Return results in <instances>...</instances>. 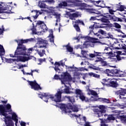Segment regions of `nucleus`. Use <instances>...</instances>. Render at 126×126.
I'll list each match as a JSON object with an SVG mask.
<instances>
[{
	"instance_id": "obj_16",
	"label": "nucleus",
	"mask_w": 126,
	"mask_h": 126,
	"mask_svg": "<svg viewBox=\"0 0 126 126\" xmlns=\"http://www.w3.org/2000/svg\"><path fill=\"white\" fill-rule=\"evenodd\" d=\"M61 79L65 82H66V81H71V80H72L71 76L68 72H65L63 73V75H61Z\"/></svg>"
},
{
	"instance_id": "obj_49",
	"label": "nucleus",
	"mask_w": 126,
	"mask_h": 126,
	"mask_svg": "<svg viewBox=\"0 0 126 126\" xmlns=\"http://www.w3.org/2000/svg\"><path fill=\"white\" fill-rule=\"evenodd\" d=\"M117 10H114L113 9H109V12L110 14H114V12H116Z\"/></svg>"
},
{
	"instance_id": "obj_26",
	"label": "nucleus",
	"mask_w": 126,
	"mask_h": 126,
	"mask_svg": "<svg viewBox=\"0 0 126 126\" xmlns=\"http://www.w3.org/2000/svg\"><path fill=\"white\" fill-rule=\"evenodd\" d=\"M94 27H95V24L89 27V29H90V33H89V35H95V32H94L93 31V30H94Z\"/></svg>"
},
{
	"instance_id": "obj_14",
	"label": "nucleus",
	"mask_w": 126,
	"mask_h": 126,
	"mask_svg": "<svg viewBox=\"0 0 126 126\" xmlns=\"http://www.w3.org/2000/svg\"><path fill=\"white\" fill-rule=\"evenodd\" d=\"M99 111H97V109H95V117H101L103 116L104 113H106V106L104 105H100L99 106Z\"/></svg>"
},
{
	"instance_id": "obj_34",
	"label": "nucleus",
	"mask_w": 126,
	"mask_h": 126,
	"mask_svg": "<svg viewBox=\"0 0 126 126\" xmlns=\"http://www.w3.org/2000/svg\"><path fill=\"white\" fill-rule=\"evenodd\" d=\"M34 52V49L32 48V47L29 48L28 49H27L26 51V55L25 56H29L27 54H32V53Z\"/></svg>"
},
{
	"instance_id": "obj_45",
	"label": "nucleus",
	"mask_w": 126,
	"mask_h": 126,
	"mask_svg": "<svg viewBox=\"0 0 126 126\" xmlns=\"http://www.w3.org/2000/svg\"><path fill=\"white\" fill-rule=\"evenodd\" d=\"M78 97L81 100V101H85V96H84V94H83V93L81 94L80 95H79Z\"/></svg>"
},
{
	"instance_id": "obj_4",
	"label": "nucleus",
	"mask_w": 126,
	"mask_h": 126,
	"mask_svg": "<svg viewBox=\"0 0 126 126\" xmlns=\"http://www.w3.org/2000/svg\"><path fill=\"white\" fill-rule=\"evenodd\" d=\"M34 41H35V38H31L27 39H20L19 40H16L15 42L18 44V46L17 47L16 49L26 53L27 48H26V46L23 45V44L29 43V42H34Z\"/></svg>"
},
{
	"instance_id": "obj_27",
	"label": "nucleus",
	"mask_w": 126,
	"mask_h": 126,
	"mask_svg": "<svg viewBox=\"0 0 126 126\" xmlns=\"http://www.w3.org/2000/svg\"><path fill=\"white\" fill-rule=\"evenodd\" d=\"M46 1L45 0L43 1H39L38 5L40 8H46V6H47V5H46V3H45Z\"/></svg>"
},
{
	"instance_id": "obj_21",
	"label": "nucleus",
	"mask_w": 126,
	"mask_h": 126,
	"mask_svg": "<svg viewBox=\"0 0 126 126\" xmlns=\"http://www.w3.org/2000/svg\"><path fill=\"white\" fill-rule=\"evenodd\" d=\"M5 120L4 122L5 123H7L8 121V124H7L6 126H14V123H13V122L12 120H11V117L10 116H7L5 117Z\"/></svg>"
},
{
	"instance_id": "obj_30",
	"label": "nucleus",
	"mask_w": 126,
	"mask_h": 126,
	"mask_svg": "<svg viewBox=\"0 0 126 126\" xmlns=\"http://www.w3.org/2000/svg\"><path fill=\"white\" fill-rule=\"evenodd\" d=\"M96 3H97V4H100V5H95V6H100L101 7H106V8H108L110 9L111 8V7H109L108 6H102L101 5V4H102V3H103V1L102 0H98V1H95Z\"/></svg>"
},
{
	"instance_id": "obj_36",
	"label": "nucleus",
	"mask_w": 126,
	"mask_h": 126,
	"mask_svg": "<svg viewBox=\"0 0 126 126\" xmlns=\"http://www.w3.org/2000/svg\"><path fill=\"white\" fill-rule=\"evenodd\" d=\"M75 94L79 96L81 95L83 93H82V91L79 89H76L75 91Z\"/></svg>"
},
{
	"instance_id": "obj_51",
	"label": "nucleus",
	"mask_w": 126,
	"mask_h": 126,
	"mask_svg": "<svg viewBox=\"0 0 126 126\" xmlns=\"http://www.w3.org/2000/svg\"><path fill=\"white\" fill-rule=\"evenodd\" d=\"M45 2H49L50 3H55V0H45Z\"/></svg>"
},
{
	"instance_id": "obj_60",
	"label": "nucleus",
	"mask_w": 126,
	"mask_h": 126,
	"mask_svg": "<svg viewBox=\"0 0 126 126\" xmlns=\"http://www.w3.org/2000/svg\"><path fill=\"white\" fill-rule=\"evenodd\" d=\"M54 78L56 80H58L59 79H60V76L57 74L55 75Z\"/></svg>"
},
{
	"instance_id": "obj_41",
	"label": "nucleus",
	"mask_w": 126,
	"mask_h": 126,
	"mask_svg": "<svg viewBox=\"0 0 126 126\" xmlns=\"http://www.w3.org/2000/svg\"><path fill=\"white\" fill-rule=\"evenodd\" d=\"M88 40L90 41V42H91V43H93V44H95V37H88Z\"/></svg>"
},
{
	"instance_id": "obj_20",
	"label": "nucleus",
	"mask_w": 126,
	"mask_h": 126,
	"mask_svg": "<svg viewBox=\"0 0 126 126\" xmlns=\"http://www.w3.org/2000/svg\"><path fill=\"white\" fill-rule=\"evenodd\" d=\"M42 24L43 25H42V27H41V29H42L43 31H48V27H47V26L46 25L44 21H37L36 23V26L37 25V26H39L40 25H42Z\"/></svg>"
},
{
	"instance_id": "obj_8",
	"label": "nucleus",
	"mask_w": 126,
	"mask_h": 126,
	"mask_svg": "<svg viewBox=\"0 0 126 126\" xmlns=\"http://www.w3.org/2000/svg\"><path fill=\"white\" fill-rule=\"evenodd\" d=\"M1 4L3 5L4 8L5 9V11L4 12L5 13H13L12 11H11V9H12V7H13V5L12 4V2H7L6 5H4L3 2H0Z\"/></svg>"
},
{
	"instance_id": "obj_33",
	"label": "nucleus",
	"mask_w": 126,
	"mask_h": 126,
	"mask_svg": "<svg viewBox=\"0 0 126 126\" xmlns=\"http://www.w3.org/2000/svg\"><path fill=\"white\" fill-rule=\"evenodd\" d=\"M117 94H119L120 95H122V96H125L126 94V91L124 89L119 90L117 92Z\"/></svg>"
},
{
	"instance_id": "obj_6",
	"label": "nucleus",
	"mask_w": 126,
	"mask_h": 126,
	"mask_svg": "<svg viewBox=\"0 0 126 126\" xmlns=\"http://www.w3.org/2000/svg\"><path fill=\"white\" fill-rule=\"evenodd\" d=\"M60 109L62 110L65 114L67 113V110H72L73 112H78L79 111L77 105H72L71 103H67L66 104H62L60 105Z\"/></svg>"
},
{
	"instance_id": "obj_46",
	"label": "nucleus",
	"mask_w": 126,
	"mask_h": 126,
	"mask_svg": "<svg viewBox=\"0 0 126 126\" xmlns=\"http://www.w3.org/2000/svg\"><path fill=\"white\" fill-rule=\"evenodd\" d=\"M38 61L39 62V63H38V64H42L43 63V62H46V59H38Z\"/></svg>"
},
{
	"instance_id": "obj_54",
	"label": "nucleus",
	"mask_w": 126,
	"mask_h": 126,
	"mask_svg": "<svg viewBox=\"0 0 126 126\" xmlns=\"http://www.w3.org/2000/svg\"><path fill=\"white\" fill-rule=\"evenodd\" d=\"M84 126H91V123L89 122H85Z\"/></svg>"
},
{
	"instance_id": "obj_52",
	"label": "nucleus",
	"mask_w": 126,
	"mask_h": 126,
	"mask_svg": "<svg viewBox=\"0 0 126 126\" xmlns=\"http://www.w3.org/2000/svg\"><path fill=\"white\" fill-rule=\"evenodd\" d=\"M64 91L65 93H66V94H70V92H69V89H68V88H65L64 90Z\"/></svg>"
},
{
	"instance_id": "obj_59",
	"label": "nucleus",
	"mask_w": 126,
	"mask_h": 126,
	"mask_svg": "<svg viewBox=\"0 0 126 126\" xmlns=\"http://www.w3.org/2000/svg\"><path fill=\"white\" fill-rule=\"evenodd\" d=\"M88 10L89 12H90L91 13H95V12H94V10H95V9H88Z\"/></svg>"
},
{
	"instance_id": "obj_5",
	"label": "nucleus",
	"mask_w": 126,
	"mask_h": 126,
	"mask_svg": "<svg viewBox=\"0 0 126 126\" xmlns=\"http://www.w3.org/2000/svg\"><path fill=\"white\" fill-rule=\"evenodd\" d=\"M12 112L11 110V105L8 103L6 105L4 106L2 104H0V115L3 116V117H9L7 116V113Z\"/></svg>"
},
{
	"instance_id": "obj_58",
	"label": "nucleus",
	"mask_w": 126,
	"mask_h": 126,
	"mask_svg": "<svg viewBox=\"0 0 126 126\" xmlns=\"http://www.w3.org/2000/svg\"><path fill=\"white\" fill-rule=\"evenodd\" d=\"M31 71L32 72L30 73H26V74H27V75H32V76H33V72H34V70H32Z\"/></svg>"
},
{
	"instance_id": "obj_57",
	"label": "nucleus",
	"mask_w": 126,
	"mask_h": 126,
	"mask_svg": "<svg viewBox=\"0 0 126 126\" xmlns=\"http://www.w3.org/2000/svg\"><path fill=\"white\" fill-rule=\"evenodd\" d=\"M119 10L120 11H124V10H125V6L121 5L120 6V8H119Z\"/></svg>"
},
{
	"instance_id": "obj_56",
	"label": "nucleus",
	"mask_w": 126,
	"mask_h": 126,
	"mask_svg": "<svg viewBox=\"0 0 126 126\" xmlns=\"http://www.w3.org/2000/svg\"><path fill=\"white\" fill-rule=\"evenodd\" d=\"M75 74H76V76H77V79H80V77L79 76H80V75H82V74L78 72V73H76Z\"/></svg>"
},
{
	"instance_id": "obj_25",
	"label": "nucleus",
	"mask_w": 126,
	"mask_h": 126,
	"mask_svg": "<svg viewBox=\"0 0 126 126\" xmlns=\"http://www.w3.org/2000/svg\"><path fill=\"white\" fill-rule=\"evenodd\" d=\"M5 54V50L3 48V46L0 44V57H2Z\"/></svg>"
},
{
	"instance_id": "obj_29",
	"label": "nucleus",
	"mask_w": 126,
	"mask_h": 126,
	"mask_svg": "<svg viewBox=\"0 0 126 126\" xmlns=\"http://www.w3.org/2000/svg\"><path fill=\"white\" fill-rule=\"evenodd\" d=\"M65 98H66L68 100V101L72 103V104H73V103L75 102L74 97L73 96L65 95Z\"/></svg>"
},
{
	"instance_id": "obj_24",
	"label": "nucleus",
	"mask_w": 126,
	"mask_h": 126,
	"mask_svg": "<svg viewBox=\"0 0 126 126\" xmlns=\"http://www.w3.org/2000/svg\"><path fill=\"white\" fill-rule=\"evenodd\" d=\"M19 62H22V63H25V62H27V57L25 56H19L18 57V59Z\"/></svg>"
},
{
	"instance_id": "obj_63",
	"label": "nucleus",
	"mask_w": 126,
	"mask_h": 126,
	"mask_svg": "<svg viewBox=\"0 0 126 126\" xmlns=\"http://www.w3.org/2000/svg\"><path fill=\"white\" fill-rule=\"evenodd\" d=\"M119 106H120V108H121L122 109H125V108H126V104H121L119 105Z\"/></svg>"
},
{
	"instance_id": "obj_64",
	"label": "nucleus",
	"mask_w": 126,
	"mask_h": 126,
	"mask_svg": "<svg viewBox=\"0 0 126 126\" xmlns=\"http://www.w3.org/2000/svg\"><path fill=\"white\" fill-rule=\"evenodd\" d=\"M89 75H90V76H93L94 77H95V74L94 73H89Z\"/></svg>"
},
{
	"instance_id": "obj_53",
	"label": "nucleus",
	"mask_w": 126,
	"mask_h": 126,
	"mask_svg": "<svg viewBox=\"0 0 126 126\" xmlns=\"http://www.w3.org/2000/svg\"><path fill=\"white\" fill-rule=\"evenodd\" d=\"M98 33H100V34H101V35H105V34H106V32L102 30H100L99 31H98Z\"/></svg>"
},
{
	"instance_id": "obj_42",
	"label": "nucleus",
	"mask_w": 126,
	"mask_h": 126,
	"mask_svg": "<svg viewBox=\"0 0 126 126\" xmlns=\"http://www.w3.org/2000/svg\"><path fill=\"white\" fill-rule=\"evenodd\" d=\"M5 31L4 29V27L3 25H2L1 28H0V35H3V32Z\"/></svg>"
},
{
	"instance_id": "obj_22",
	"label": "nucleus",
	"mask_w": 126,
	"mask_h": 126,
	"mask_svg": "<svg viewBox=\"0 0 126 126\" xmlns=\"http://www.w3.org/2000/svg\"><path fill=\"white\" fill-rule=\"evenodd\" d=\"M69 17L70 19L71 20H73L74 18H77V17H79L80 16V14L78 12L76 13H70L69 15Z\"/></svg>"
},
{
	"instance_id": "obj_2",
	"label": "nucleus",
	"mask_w": 126,
	"mask_h": 126,
	"mask_svg": "<svg viewBox=\"0 0 126 126\" xmlns=\"http://www.w3.org/2000/svg\"><path fill=\"white\" fill-rule=\"evenodd\" d=\"M62 94H63V92L59 91L57 92L55 95L50 94L49 93H45L38 94V95L39 98H40V99L46 98V99H43V100L44 102H46V103H48L49 98L51 99L52 101H54V102L58 103V102H62Z\"/></svg>"
},
{
	"instance_id": "obj_10",
	"label": "nucleus",
	"mask_w": 126,
	"mask_h": 126,
	"mask_svg": "<svg viewBox=\"0 0 126 126\" xmlns=\"http://www.w3.org/2000/svg\"><path fill=\"white\" fill-rule=\"evenodd\" d=\"M115 74H118V76H120V77H123V76H125L124 72L120 71L117 69L111 70L110 72L108 74V76H115Z\"/></svg>"
},
{
	"instance_id": "obj_1",
	"label": "nucleus",
	"mask_w": 126,
	"mask_h": 126,
	"mask_svg": "<svg viewBox=\"0 0 126 126\" xmlns=\"http://www.w3.org/2000/svg\"><path fill=\"white\" fill-rule=\"evenodd\" d=\"M119 48L116 47V49H123V50H125V51L123 52L116 51L111 52L112 49H111V48L109 47H105V49H104V51L106 54H107V55L109 56L108 59L113 60V58H114V57H116L118 61H121V60H122V58L120 57L119 55H121V56H126V46H124V45L123 44H119Z\"/></svg>"
},
{
	"instance_id": "obj_17",
	"label": "nucleus",
	"mask_w": 126,
	"mask_h": 126,
	"mask_svg": "<svg viewBox=\"0 0 126 126\" xmlns=\"http://www.w3.org/2000/svg\"><path fill=\"white\" fill-rule=\"evenodd\" d=\"M19 55L25 56L26 55V52L18 49H16L14 55H13V54H10V58H17V57H18Z\"/></svg>"
},
{
	"instance_id": "obj_18",
	"label": "nucleus",
	"mask_w": 126,
	"mask_h": 126,
	"mask_svg": "<svg viewBox=\"0 0 126 126\" xmlns=\"http://www.w3.org/2000/svg\"><path fill=\"white\" fill-rule=\"evenodd\" d=\"M32 48L33 49V51H35V52L37 53L38 55H39V56H40L41 57H44V55H46V51H45V49L39 51V50L37 49V44Z\"/></svg>"
},
{
	"instance_id": "obj_37",
	"label": "nucleus",
	"mask_w": 126,
	"mask_h": 126,
	"mask_svg": "<svg viewBox=\"0 0 126 126\" xmlns=\"http://www.w3.org/2000/svg\"><path fill=\"white\" fill-rule=\"evenodd\" d=\"M101 121V126H108L106 123H108L106 120L100 119Z\"/></svg>"
},
{
	"instance_id": "obj_12",
	"label": "nucleus",
	"mask_w": 126,
	"mask_h": 126,
	"mask_svg": "<svg viewBox=\"0 0 126 126\" xmlns=\"http://www.w3.org/2000/svg\"><path fill=\"white\" fill-rule=\"evenodd\" d=\"M37 44L38 45H39V46H38L37 48H39V49H41L42 48H44V49H47V45H48V41L43 39L42 38H39L37 40Z\"/></svg>"
},
{
	"instance_id": "obj_48",
	"label": "nucleus",
	"mask_w": 126,
	"mask_h": 126,
	"mask_svg": "<svg viewBox=\"0 0 126 126\" xmlns=\"http://www.w3.org/2000/svg\"><path fill=\"white\" fill-rule=\"evenodd\" d=\"M34 11L36 12V15L35 16H33V17L34 19H37V18H38V16H39V14H38L39 11L35 10H34Z\"/></svg>"
},
{
	"instance_id": "obj_9",
	"label": "nucleus",
	"mask_w": 126,
	"mask_h": 126,
	"mask_svg": "<svg viewBox=\"0 0 126 126\" xmlns=\"http://www.w3.org/2000/svg\"><path fill=\"white\" fill-rule=\"evenodd\" d=\"M28 82L29 83V85L31 86L32 89H33L36 91L42 90V88L40 86V85L38 84L36 80H34L33 81H28Z\"/></svg>"
},
{
	"instance_id": "obj_28",
	"label": "nucleus",
	"mask_w": 126,
	"mask_h": 126,
	"mask_svg": "<svg viewBox=\"0 0 126 126\" xmlns=\"http://www.w3.org/2000/svg\"><path fill=\"white\" fill-rule=\"evenodd\" d=\"M63 47H65L67 52H69V53H72L73 51V48L71 47L70 45H69V43L66 45H63Z\"/></svg>"
},
{
	"instance_id": "obj_32",
	"label": "nucleus",
	"mask_w": 126,
	"mask_h": 126,
	"mask_svg": "<svg viewBox=\"0 0 126 126\" xmlns=\"http://www.w3.org/2000/svg\"><path fill=\"white\" fill-rule=\"evenodd\" d=\"M50 34H49V37H51L50 40V42L51 43H54V35L53 34V32H54V31H53V30H50Z\"/></svg>"
},
{
	"instance_id": "obj_40",
	"label": "nucleus",
	"mask_w": 126,
	"mask_h": 126,
	"mask_svg": "<svg viewBox=\"0 0 126 126\" xmlns=\"http://www.w3.org/2000/svg\"><path fill=\"white\" fill-rule=\"evenodd\" d=\"M74 27L77 32H80V28H79L78 24H75L74 25Z\"/></svg>"
},
{
	"instance_id": "obj_39",
	"label": "nucleus",
	"mask_w": 126,
	"mask_h": 126,
	"mask_svg": "<svg viewBox=\"0 0 126 126\" xmlns=\"http://www.w3.org/2000/svg\"><path fill=\"white\" fill-rule=\"evenodd\" d=\"M81 54L83 56V58H87V52L85 50L81 51Z\"/></svg>"
},
{
	"instance_id": "obj_61",
	"label": "nucleus",
	"mask_w": 126,
	"mask_h": 126,
	"mask_svg": "<svg viewBox=\"0 0 126 126\" xmlns=\"http://www.w3.org/2000/svg\"><path fill=\"white\" fill-rule=\"evenodd\" d=\"M6 62H7V63H12V61L11 59H6Z\"/></svg>"
},
{
	"instance_id": "obj_7",
	"label": "nucleus",
	"mask_w": 126,
	"mask_h": 126,
	"mask_svg": "<svg viewBox=\"0 0 126 126\" xmlns=\"http://www.w3.org/2000/svg\"><path fill=\"white\" fill-rule=\"evenodd\" d=\"M101 83L103 85L111 86V87H117V86H118V83H117V80H116L114 78H109L108 80L103 79H102Z\"/></svg>"
},
{
	"instance_id": "obj_62",
	"label": "nucleus",
	"mask_w": 126,
	"mask_h": 126,
	"mask_svg": "<svg viewBox=\"0 0 126 126\" xmlns=\"http://www.w3.org/2000/svg\"><path fill=\"white\" fill-rule=\"evenodd\" d=\"M26 64H22L19 66V69H20L21 68H23V67H26Z\"/></svg>"
},
{
	"instance_id": "obj_44",
	"label": "nucleus",
	"mask_w": 126,
	"mask_h": 126,
	"mask_svg": "<svg viewBox=\"0 0 126 126\" xmlns=\"http://www.w3.org/2000/svg\"><path fill=\"white\" fill-rule=\"evenodd\" d=\"M33 26L32 28L31 29V31L32 32L33 34H35L36 35V34H37V32L36 31V28H35V26H34V24H32Z\"/></svg>"
},
{
	"instance_id": "obj_19",
	"label": "nucleus",
	"mask_w": 126,
	"mask_h": 126,
	"mask_svg": "<svg viewBox=\"0 0 126 126\" xmlns=\"http://www.w3.org/2000/svg\"><path fill=\"white\" fill-rule=\"evenodd\" d=\"M120 115V112H116L112 115H109L107 117L108 121H115L116 119L119 118V115Z\"/></svg>"
},
{
	"instance_id": "obj_3",
	"label": "nucleus",
	"mask_w": 126,
	"mask_h": 126,
	"mask_svg": "<svg viewBox=\"0 0 126 126\" xmlns=\"http://www.w3.org/2000/svg\"><path fill=\"white\" fill-rule=\"evenodd\" d=\"M75 1L76 2L75 3ZM80 1L79 0H66L65 1H62L61 2L58 4V5L56 6V8L59 9H66V7L70 6V4L69 3H75L76 6H79L81 7L82 9H85L86 5L83 3H78Z\"/></svg>"
},
{
	"instance_id": "obj_50",
	"label": "nucleus",
	"mask_w": 126,
	"mask_h": 126,
	"mask_svg": "<svg viewBox=\"0 0 126 126\" xmlns=\"http://www.w3.org/2000/svg\"><path fill=\"white\" fill-rule=\"evenodd\" d=\"M75 48L77 49H83V46H82V45H81L80 44H78L77 45H76Z\"/></svg>"
},
{
	"instance_id": "obj_43",
	"label": "nucleus",
	"mask_w": 126,
	"mask_h": 126,
	"mask_svg": "<svg viewBox=\"0 0 126 126\" xmlns=\"http://www.w3.org/2000/svg\"><path fill=\"white\" fill-rule=\"evenodd\" d=\"M121 120L122 123H126V115H123L121 116Z\"/></svg>"
},
{
	"instance_id": "obj_35",
	"label": "nucleus",
	"mask_w": 126,
	"mask_h": 126,
	"mask_svg": "<svg viewBox=\"0 0 126 126\" xmlns=\"http://www.w3.org/2000/svg\"><path fill=\"white\" fill-rule=\"evenodd\" d=\"M55 67H54L55 70H56V71H58V70H60V68H59V66H61V63H60V62H55Z\"/></svg>"
},
{
	"instance_id": "obj_23",
	"label": "nucleus",
	"mask_w": 126,
	"mask_h": 126,
	"mask_svg": "<svg viewBox=\"0 0 126 126\" xmlns=\"http://www.w3.org/2000/svg\"><path fill=\"white\" fill-rule=\"evenodd\" d=\"M14 121L15 122V126H17L18 123V119H17V115L15 113H13L12 114V117H11V121Z\"/></svg>"
},
{
	"instance_id": "obj_31",
	"label": "nucleus",
	"mask_w": 126,
	"mask_h": 126,
	"mask_svg": "<svg viewBox=\"0 0 126 126\" xmlns=\"http://www.w3.org/2000/svg\"><path fill=\"white\" fill-rule=\"evenodd\" d=\"M89 92H90L91 95H93L94 96H91V100L92 101H95V91H93L92 90H89Z\"/></svg>"
},
{
	"instance_id": "obj_13",
	"label": "nucleus",
	"mask_w": 126,
	"mask_h": 126,
	"mask_svg": "<svg viewBox=\"0 0 126 126\" xmlns=\"http://www.w3.org/2000/svg\"><path fill=\"white\" fill-rule=\"evenodd\" d=\"M99 89H95V101H100V102H104L105 103H109V100L107 99V98H100L99 96H98V94H99Z\"/></svg>"
},
{
	"instance_id": "obj_38",
	"label": "nucleus",
	"mask_w": 126,
	"mask_h": 126,
	"mask_svg": "<svg viewBox=\"0 0 126 126\" xmlns=\"http://www.w3.org/2000/svg\"><path fill=\"white\" fill-rule=\"evenodd\" d=\"M0 5L1 6L0 7V13H5L4 11H5V9L3 7V5L1 3Z\"/></svg>"
},
{
	"instance_id": "obj_55",
	"label": "nucleus",
	"mask_w": 126,
	"mask_h": 126,
	"mask_svg": "<svg viewBox=\"0 0 126 126\" xmlns=\"http://www.w3.org/2000/svg\"><path fill=\"white\" fill-rule=\"evenodd\" d=\"M114 27H115L116 28H121V25H120V24H119L117 23H114Z\"/></svg>"
},
{
	"instance_id": "obj_15",
	"label": "nucleus",
	"mask_w": 126,
	"mask_h": 126,
	"mask_svg": "<svg viewBox=\"0 0 126 126\" xmlns=\"http://www.w3.org/2000/svg\"><path fill=\"white\" fill-rule=\"evenodd\" d=\"M95 62H101V64L102 66H108V64L106 62L103 61V59L99 56V54H101L100 53H98L97 52L95 53Z\"/></svg>"
},
{
	"instance_id": "obj_47",
	"label": "nucleus",
	"mask_w": 126,
	"mask_h": 126,
	"mask_svg": "<svg viewBox=\"0 0 126 126\" xmlns=\"http://www.w3.org/2000/svg\"><path fill=\"white\" fill-rule=\"evenodd\" d=\"M75 23H78V24H82V25H85L84 22L83 21H81L80 20H77Z\"/></svg>"
},
{
	"instance_id": "obj_11",
	"label": "nucleus",
	"mask_w": 126,
	"mask_h": 126,
	"mask_svg": "<svg viewBox=\"0 0 126 126\" xmlns=\"http://www.w3.org/2000/svg\"><path fill=\"white\" fill-rule=\"evenodd\" d=\"M112 20L113 21H118L119 20V18H117L115 16H111L108 14L107 17H103L101 18V21L104 22L105 23H108L109 22V20Z\"/></svg>"
}]
</instances>
